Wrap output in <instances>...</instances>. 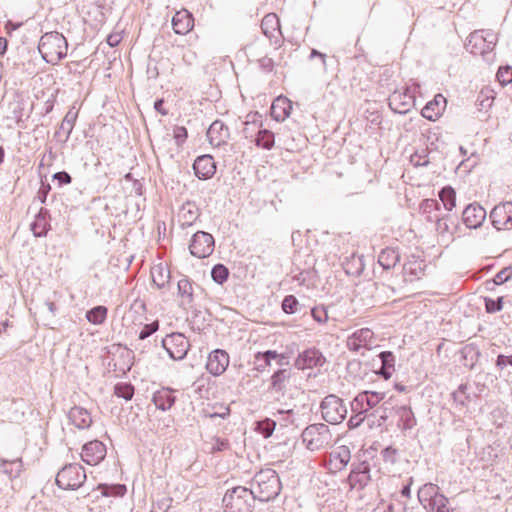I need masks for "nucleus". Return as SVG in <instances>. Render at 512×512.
<instances>
[{
    "instance_id": "72a5a7b5",
    "label": "nucleus",
    "mask_w": 512,
    "mask_h": 512,
    "mask_svg": "<svg viewBox=\"0 0 512 512\" xmlns=\"http://www.w3.org/2000/svg\"><path fill=\"white\" fill-rule=\"evenodd\" d=\"M401 255L397 248L386 247L378 255V263L385 270L394 268L400 261Z\"/></svg>"
},
{
    "instance_id": "a18cd8bd",
    "label": "nucleus",
    "mask_w": 512,
    "mask_h": 512,
    "mask_svg": "<svg viewBox=\"0 0 512 512\" xmlns=\"http://www.w3.org/2000/svg\"><path fill=\"white\" fill-rule=\"evenodd\" d=\"M210 380L211 378L209 376L202 375L193 382L192 388L194 392L199 395L200 398L209 397Z\"/></svg>"
},
{
    "instance_id": "e2e57ef3",
    "label": "nucleus",
    "mask_w": 512,
    "mask_h": 512,
    "mask_svg": "<svg viewBox=\"0 0 512 512\" xmlns=\"http://www.w3.org/2000/svg\"><path fill=\"white\" fill-rule=\"evenodd\" d=\"M398 451L392 446H387L381 451V457L384 462L394 464L397 461Z\"/></svg>"
},
{
    "instance_id": "b1692460",
    "label": "nucleus",
    "mask_w": 512,
    "mask_h": 512,
    "mask_svg": "<svg viewBox=\"0 0 512 512\" xmlns=\"http://www.w3.org/2000/svg\"><path fill=\"white\" fill-rule=\"evenodd\" d=\"M174 392L175 391L171 388L162 387L153 393L152 402L157 409L161 411H167L171 409V407L176 402V396L174 395Z\"/></svg>"
},
{
    "instance_id": "6ab92c4d",
    "label": "nucleus",
    "mask_w": 512,
    "mask_h": 512,
    "mask_svg": "<svg viewBox=\"0 0 512 512\" xmlns=\"http://www.w3.org/2000/svg\"><path fill=\"white\" fill-rule=\"evenodd\" d=\"M426 263L418 256L411 255L403 264V276L406 282L420 280L425 275Z\"/></svg>"
},
{
    "instance_id": "a878e982",
    "label": "nucleus",
    "mask_w": 512,
    "mask_h": 512,
    "mask_svg": "<svg viewBox=\"0 0 512 512\" xmlns=\"http://www.w3.org/2000/svg\"><path fill=\"white\" fill-rule=\"evenodd\" d=\"M380 366L375 373L385 380H388L395 371V355L391 351H382L377 355Z\"/></svg>"
},
{
    "instance_id": "a19ab883",
    "label": "nucleus",
    "mask_w": 512,
    "mask_h": 512,
    "mask_svg": "<svg viewBox=\"0 0 512 512\" xmlns=\"http://www.w3.org/2000/svg\"><path fill=\"white\" fill-rule=\"evenodd\" d=\"M280 27L279 19L276 14L269 13L264 16L261 22L262 32L269 38L273 37L274 32L278 31Z\"/></svg>"
},
{
    "instance_id": "412c9836",
    "label": "nucleus",
    "mask_w": 512,
    "mask_h": 512,
    "mask_svg": "<svg viewBox=\"0 0 512 512\" xmlns=\"http://www.w3.org/2000/svg\"><path fill=\"white\" fill-rule=\"evenodd\" d=\"M351 459L350 449L343 445L339 446L336 450L329 454V461L327 468L331 473H337L343 470Z\"/></svg>"
},
{
    "instance_id": "8fccbe9b",
    "label": "nucleus",
    "mask_w": 512,
    "mask_h": 512,
    "mask_svg": "<svg viewBox=\"0 0 512 512\" xmlns=\"http://www.w3.org/2000/svg\"><path fill=\"white\" fill-rule=\"evenodd\" d=\"M449 500L443 494L434 499L433 502L428 504L424 509L427 512H453V509L448 507Z\"/></svg>"
},
{
    "instance_id": "f3484780",
    "label": "nucleus",
    "mask_w": 512,
    "mask_h": 512,
    "mask_svg": "<svg viewBox=\"0 0 512 512\" xmlns=\"http://www.w3.org/2000/svg\"><path fill=\"white\" fill-rule=\"evenodd\" d=\"M374 338V333L369 328H361L354 331L346 340L347 348L352 352H358L360 349H370Z\"/></svg>"
},
{
    "instance_id": "774afa93",
    "label": "nucleus",
    "mask_w": 512,
    "mask_h": 512,
    "mask_svg": "<svg viewBox=\"0 0 512 512\" xmlns=\"http://www.w3.org/2000/svg\"><path fill=\"white\" fill-rule=\"evenodd\" d=\"M495 366L501 371L508 366L512 367V355L499 354L496 358Z\"/></svg>"
},
{
    "instance_id": "bf43d9fd",
    "label": "nucleus",
    "mask_w": 512,
    "mask_h": 512,
    "mask_svg": "<svg viewBox=\"0 0 512 512\" xmlns=\"http://www.w3.org/2000/svg\"><path fill=\"white\" fill-rule=\"evenodd\" d=\"M434 218L436 220V230L439 233L444 234L446 232H450L449 221L454 225V221H451L450 217H440L439 215H435Z\"/></svg>"
},
{
    "instance_id": "de8ad7c7",
    "label": "nucleus",
    "mask_w": 512,
    "mask_h": 512,
    "mask_svg": "<svg viewBox=\"0 0 512 512\" xmlns=\"http://www.w3.org/2000/svg\"><path fill=\"white\" fill-rule=\"evenodd\" d=\"M258 362L261 360V359H265V363L266 364H271V361L272 360H276L277 361V364L279 366H282L284 365L286 362V357L284 354H278L276 351L274 350H267V351H264V352H257L255 354V357H254Z\"/></svg>"
},
{
    "instance_id": "7ed1b4c3",
    "label": "nucleus",
    "mask_w": 512,
    "mask_h": 512,
    "mask_svg": "<svg viewBox=\"0 0 512 512\" xmlns=\"http://www.w3.org/2000/svg\"><path fill=\"white\" fill-rule=\"evenodd\" d=\"M255 501L249 488L235 486L225 492L222 506L225 512H252Z\"/></svg>"
},
{
    "instance_id": "1a4fd4ad",
    "label": "nucleus",
    "mask_w": 512,
    "mask_h": 512,
    "mask_svg": "<svg viewBox=\"0 0 512 512\" xmlns=\"http://www.w3.org/2000/svg\"><path fill=\"white\" fill-rule=\"evenodd\" d=\"M215 247L213 236L204 231H197L194 233L189 245V250L192 256L197 258H206L210 256Z\"/></svg>"
},
{
    "instance_id": "09e8293b",
    "label": "nucleus",
    "mask_w": 512,
    "mask_h": 512,
    "mask_svg": "<svg viewBox=\"0 0 512 512\" xmlns=\"http://www.w3.org/2000/svg\"><path fill=\"white\" fill-rule=\"evenodd\" d=\"M276 428V421L271 418H264L256 422V431L260 433L264 438L272 436Z\"/></svg>"
},
{
    "instance_id": "58836bf2",
    "label": "nucleus",
    "mask_w": 512,
    "mask_h": 512,
    "mask_svg": "<svg viewBox=\"0 0 512 512\" xmlns=\"http://www.w3.org/2000/svg\"><path fill=\"white\" fill-rule=\"evenodd\" d=\"M254 143L259 148L270 150L275 144V135L268 129H259L254 139Z\"/></svg>"
},
{
    "instance_id": "9d476101",
    "label": "nucleus",
    "mask_w": 512,
    "mask_h": 512,
    "mask_svg": "<svg viewBox=\"0 0 512 512\" xmlns=\"http://www.w3.org/2000/svg\"><path fill=\"white\" fill-rule=\"evenodd\" d=\"M384 397L385 393L383 392L362 391L351 401V410L353 413L366 414L369 410L376 407Z\"/></svg>"
},
{
    "instance_id": "69168bd1",
    "label": "nucleus",
    "mask_w": 512,
    "mask_h": 512,
    "mask_svg": "<svg viewBox=\"0 0 512 512\" xmlns=\"http://www.w3.org/2000/svg\"><path fill=\"white\" fill-rule=\"evenodd\" d=\"M390 411L391 408L389 407V403L385 402L381 407L377 408L371 415L379 417L378 425L380 426L383 422H385L388 419Z\"/></svg>"
},
{
    "instance_id": "f257e3e1",
    "label": "nucleus",
    "mask_w": 512,
    "mask_h": 512,
    "mask_svg": "<svg viewBox=\"0 0 512 512\" xmlns=\"http://www.w3.org/2000/svg\"><path fill=\"white\" fill-rule=\"evenodd\" d=\"M249 489L255 500L269 502L280 494L282 484L277 472L272 468H266L255 473Z\"/></svg>"
},
{
    "instance_id": "ddd939ff",
    "label": "nucleus",
    "mask_w": 512,
    "mask_h": 512,
    "mask_svg": "<svg viewBox=\"0 0 512 512\" xmlns=\"http://www.w3.org/2000/svg\"><path fill=\"white\" fill-rule=\"evenodd\" d=\"M415 103L414 95L409 88L394 91L388 98V105L392 111L398 114H406Z\"/></svg>"
},
{
    "instance_id": "338daca9",
    "label": "nucleus",
    "mask_w": 512,
    "mask_h": 512,
    "mask_svg": "<svg viewBox=\"0 0 512 512\" xmlns=\"http://www.w3.org/2000/svg\"><path fill=\"white\" fill-rule=\"evenodd\" d=\"M497 79L501 84H509L512 82V68L501 67L497 72Z\"/></svg>"
},
{
    "instance_id": "603ef678",
    "label": "nucleus",
    "mask_w": 512,
    "mask_h": 512,
    "mask_svg": "<svg viewBox=\"0 0 512 512\" xmlns=\"http://www.w3.org/2000/svg\"><path fill=\"white\" fill-rule=\"evenodd\" d=\"M229 274V269L221 263L214 265L211 270V277L213 281L220 285L227 281Z\"/></svg>"
},
{
    "instance_id": "e433bc0d",
    "label": "nucleus",
    "mask_w": 512,
    "mask_h": 512,
    "mask_svg": "<svg viewBox=\"0 0 512 512\" xmlns=\"http://www.w3.org/2000/svg\"><path fill=\"white\" fill-rule=\"evenodd\" d=\"M151 277L153 283L157 286V288L162 289L170 282L171 273L167 267H164L162 264H159L152 267Z\"/></svg>"
},
{
    "instance_id": "c03bdc74",
    "label": "nucleus",
    "mask_w": 512,
    "mask_h": 512,
    "mask_svg": "<svg viewBox=\"0 0 512 512\" xmlns=\"http://www.w3.org/2000/svg\"><path fill=\"white\" fill-rule=\"evenodd\" d=\"M430 161V152L427 147L417 149L410 156V162L415 167H426L430 164Z\"/></svg>"
},
{
    "instance_id": "5fc2aeb1",
    "label": "nucleus",
    "mask_w": 512,
    "mask_h": 512,
    "mask_svg": "<svg viewBox=\"0 0 512 512\" xmlns=\"http://www.w3.org/2000/svg\"><path fill=\"white\" fill-rule=\"evenodd\" d=\"M467 390H468L467 384H460L458 389L451 394L453 401L457 405L464 407L469 402L470 396L467 393Z\"/></svg>"
},
{
    "instance_id": "c756f323",
    "label": "nucleus",
    "mask_w": 512,
    "mask_h": 512,
    "mask_svg": "<svg viewBox=\"0 0 512 512\" xmlns=\"http://www.w3.org/2000/svg\"><path fill=\"white\" fill-rule=\"evenodd\" d=\"M292 374L293 372L291 368L276 370L270 378L269 390L276 393H283Z\"/></svg>"
},
{
    "instance_id": "37998d69",
    "label": "nucleus",
    "mask_w": 512,
    "mask_h": 512,
    "mask_svg": "<svg viewBox=\"0 0 512 512\" xmlns=\"http://www.w3.org/2000/svg\"><path fill=\"white\" fill-rule=\"evenodd\" d=\"M274 416L282 415L283 417L280 419L281 426L288 427V426H298L296 423V415H298V410H295L294 408H282L278 409L275 413H273Z\"/></svg>"
},
{
    "instance_id": "052dcab7",
    "label": "nucleus",
    "mask_w": 512,
    "mask_h": 512,
    "mask_svg": "<svg viewBox=\"0 0 512 512\" xmlns=\"http://www.w3.org/2000/svg\"><path fill=\"white\" fill-rule=\"evenodd\" d=\"M159 329V322L153 321L152 323L145 324L141 331L139 332L138 338L140 340H145L146 338L150 337L152 334H154Z\"/></svg>"
},
{
    "instance_id": "f704fd0d",
    "label": "nucleus",
    "mask_w": 512,
    "mask_h": 512,
    "mask_svg": "<svg viewBox=\"0 0 512 512\" xmlns=\"http://www.w3.org/2000/svg\"><path fill=\"white\" fill-rule=\"evenodd\" d=\"M441 495L442 493H440L439 487L433 483H426L422 485L417 493L418 500L423 508L428 506V504Z\"/></svg>"
},
{
    "instance_id": "c9c22d12",
    "label": "nucleus",
    "mask_w": 512,
    "mask_h": 512,
    "mask_svg": "<svg viewBox=\"0 0 512 512\" xmlns=\"http://www.w3.org/2000/svg\"><path fill=\"white\" fill-rule=\"evenodd\" d=\"M396 415L398 416L399 419L398 426L402 430H410L417 424L415 415L412 409L408 406L403 405L398 407L396 409Z\"/></svg>"
},
{
    "instance_id": "6e6552de",
    "label": "nucleus",
    "mask_w": 512,
    "mask_h": 512,
    "mask_svg": "<svg viewBox=\"0 0 512 512\" xmlns=\"http://www.w3.org/2000/svg\"><path fill=\"white\" fill-rule=\"evenodd\" d=\"M162 346L167 351L170 358L182 360L189 351L190 343L184 334L175 332L167 335L162 340Z\"/></svg>"
},
{
    "instance_id": "79ce46f5",
    "label": "nucleus",
    "mask_w": 512,
    "mask_h": 512,
    "mask_svg": "<svg viewBox=\"0 0 512 512\" xmlns=\"http://www.w3.org/2000/svg\"><path fill=\"white\" fill-rule=\"evenodd\" d=\"M197 208L195 205L189 201L184 203L182 205L181 211H180V217L182 218V226H190L193 224L195 219L197 218Z\"/></svg>"
},
{
    "instance_id": "aec40b11",
    "label": "nucleus",
    "mask_w": 512,
    "mask_h": 512,
    "mask_svg": "<svg viewBox=\"0 0 512 512\" xmlns=\"http://www.w3.org/2000/svg\"><path fill=\"white\" fill-rule=\"evenodd\" d=\"M371 480L370 465L366 461L352 464L351 472L348 476V481L352 488L358 486L364 488Z\"/></svg>"
},
{
    "instance_id": "2f4dec72",
    "label": "nucleus",
    "mask_w": 512,
    "mask_h": 512,
    "mask_svg": "<svg viewBox=\"0 0 512 512\" xmlns=\"http://www.w3.org/2000/svg\"><path fill=\"white\" fill-rule=\"evenodd\" d=\"M77 116H78V112L73 111V109H70L66 113L65 117L63 118V120L60 124L59 129L55 132V137L58 140H60L62 142H66L69 139V137L73 131Z\"/></svg>"
},
{
    "instance_id": "20e7f679",
    "label": "nucleus",
    "mask_w": 512,
    "mask_h": 512,
    "mask_svg": "<svg viewBox=\"0 0 512 512\" xmlns=\"http://www.w3.org/2000/svg\"><path fill=\"white\" fill-rule=\"evenodd\" d=\"M301 438L306 448L318 451L332 445V433L324 423L308 425L302 432Z\"/></svg>"
},
{
    "instance_id": "680f3d73",
    "label": "nucleus",
    "mask_w": 512,
    "mask_h": 512,
    "mask_svg": "<svg viewBox=\"0 0 512 512\" xmlns=\"http://www.w3.org/2000/svg\"><path fill=\"white\" fill-rule=\"evenodd\" d=\"M441 203V206L446 211H451L456 205V194H437Z\"/></svg>"
},
{
    "instance_id": "f03ea898",
    "label": "nucleus",
    "mask_w": 512,
    "mask_h": 512,
    "mask_svg": "<svg viewBox=\"0 0 512 512\" xmlns=\"http://www.w3.org/2000/svg\"><path fill=\"white\" fill-rule=\"evenodd\" d=\"M38 50L47 63L54 65L66 57L68 43L61 33L48 32L40 38Z\"/></svg>"
},
{
    "instance_id": "4d7b16f0",
    "label": "nucleus",
    "mask_w": 512,
    "mask_h": 512,
    "mask_svg": "<svg viewBox=\"0 0 512 512\" xmlns=\"http://www.w3.org/2000/svg\"><path fill=\"white\" fill-rule=\"evenodd\" d=\"M299 302L294 295H287L284 297L281 307L287 314H294L298 311Z\"/></svg>"
},
{
    "instance_id": "9b49d317",
    "label": "nucleus",
    "mask_w": 512,
    "mask_h": 512,
    "mask_svg": "<svg viewBox=\"0 0 512 512\" xmlns=\"http://www.w3.org/2000/svg\"><path fill=\"white\" fill-rule=\"evenodd\" d=\"M326 363L323 353L316 347H309L299 352L294 361L298 370L321 368Z\"/></svg>"
},
{
    "instance_id": "dca6fc26",
    "label": "nucleus",
    "mask_w": 512,
    "mask_h": 512,
    "mask_svg": "<svg viewBox=\"0 0 512 512\" xmlns=\"http://www.w3.org/2000/svg\"><path fill=\"white\" fill-rule=\"evenodd\" d=\"M196 289H200L198 285H194V283L187 277L183 276L177 283V294L180 298V307L184 309L193 308L195 297H196Z\"/></svg>"
},
{
    "instance_id": "c85d7f7f",
    "label": "nucleus",
    "mask_w": 512,
    "mask_h": 512,
    "mask_svg": "<svg viewBox=\"0 0 512 512\" xmlns=\"http://www.w3.org/2000/svg\"><path fill=\"white\" fill-rule=\"evenodd\" d=\"M445 105L446 99L438 94L422 108L421 114L424 118L434 121L441 115Z\"/></svg>"
},
{
    "instance_id": "6e6d98bb",
    "label": "nucleus",
    "mask_w": 512,
    "mask_h": 512,
    "mask_svg": "<svg viewBox=\"0 0 512 512\" xmlns=\"http://www.w3.org/2000/svg\"><path fill=\"white\" fill-rule=\"evenodd\" d=\"M440 207H441V203H440L439 199H425L422 201V203L420 205V209H421L422 213L427 214L429 220L432 219L430 214L433 211H439Z\"/></svg>"
},
{
    "instance_id": "0eeeda50",
    "label": "nucleus",
    "mask_w": 512,
    "mask_h": 512,
    "mask_svg": "<svg viewBox=\"0 0 512 512\" xmlns=\"http://www.w3.org/2000/svg\"><path fill=\"white\" fill-rule=\"evenodd\" d=\"M496 41V34L492 31L477 30L469 35L465 47L474 55H485L493 50Z\"/></svg>"
},
{
    "instance_id": "f8f14e48",
    "label": "nucleus",
    "mask_w": 512,
    "mask_h": 512,
    "mask_svg": "<svg viewBox=\"0 0 512 512\" xmlns=\"http://www.w3.org/2000/svg\"><path fill=\"white\" fill-rule=\"evenodd\" d=\"M294 264L299 270V273L294 276L296 281L300 284H305L306 282H311L314 279L316 275V258L313 254L305 252L303 255H297L295 257Z\"/></svg>"
},
{
    "instance_id": "cd10ccee",
    "label": "nucleus",
    "mask_w": 512,
    "mask_h": 512,
    "mask_svg": "<svg viewBox=\"0 0 512 512\" xmlns=\"http://www.w3.org/2000/svg\"><path fill=\"white\" fill-rule=\"evenodd\" d=\"M68 419L78 429H88L92 424L90 412L80 406H73L69 410Z\"/></svg>"
},
{
    "instance_id": "0e129e2a",
    "label": "nucleus",
    "mask_w": 512,
    "mask_h": 512,
    "mask_svg": "<svg viewBox=\"0 0 512 512\" xmlns=\"http://www.w3.org/2000/svg\"><path fill=\"white\" fill-rule=\"evenodd\" d=\"M188 137L187 129L184 126H176L173 129V138L175 139L176 145L181 147Z\"/></svg>"
},
{
    "instance_id": "2eb2a0df",
    "label": "nucleus",
    "mask_w": 512,
    "mask_h": 512,
    "mask_svg": "<svg viewBox=\"0 0 512 512\" xmlns=\"http://www.w3.org/2000/svg\"><path fill=\"white\" fill-rule=\"evenodd\" d=\"M106 454V445L99 440H92L83 445L81 459L88 465H98Z\"/></svg>"
},
{
    "instance_id": "393cba45",
    "label": "nucleus",
    "mask_w": 512,
    "mask_h": 512,
    "mask_svg": "<svg viewBox=\"0 0 512 512\" xmlns=\"http://www.w3.org/2000/svg\"><path fill=\"white\" fill-rule=\"evenodd\" d=\"M50 213L48 209L41 208L35 215L30 229L35 237H44L50 229Z\"/></svg>"
},
{
    "instance_id": "5701e85b",
    "label": "nucleus",
    "mask_w": 512,
    "mask_h": 512,
    "mask_svg": "<svg viewBox=\"0 0 512 512\" xmlns=\"http://www.w3.org/2000/svg\"><path fill=\"white\" fill-rule=\"evenodd\" d=\"M486 218V211L480 205H468L463 213L462 219L468 228H478Z\"/></svg>"
},
{
    "instance_id": "7c9ffc66",
    "label": "nucleus",
    "mask_w": 512,
    "mask_h": 512,
    "mask_svg": "<svg viewBox=\"0 0 512 512\" xmlns=\"http://www.w3.org/2000/svg\"><path fill=\"white\" fill-rule=\"evenodd\" d=\"M292 102L284 97H277L271 105V116L276 121H284L291 113Z\"/></svg>"
},
{
    "instance_id": "13d9d810",
    "label": "nucleus",
    "mask_w": 512,
    "mask_h": 512,
    "mask_svg": "<svg viewBox=\"0 0 512 512\" xmlns=\"http://www.w3.org/2000/svg\"><path fill=\"white\" fill-rule=\"evenodd\" d=\"M312 318L319 324H324L328 321V313L324 306H316L311 309Z\"/></svg>"
},
{
    "instance_id": "864d4df0",
    "label": "nucleus",
    "mask_w": 512,
    "mask_h": 512,
    "mask_svg": "<svg viewBox=\"0 0 512 512\" xmlns=\"http://www.w3.org/2000/svg\"><path fill=\"white\" fill-rule=\"evenodd\" d=\"M484 307L485 311L488 314H494L500 312L504 306V297L500 296L496 299H492L490 297H484Z\"/></svg>"
},
{
    "instance_id": "bb28decb",
    "label": "nucleus",
    "mask_w": 512,
    "mask_h": 512,
    "mask_svg": "<svg viewBox=\"0 0 512 512\" xmlns=\"http://www.w3.org/2000/svg\"><path fill=\"white\" fill-rule=\"evenodd\" d=\"M207 137L212 145L220 146L229 138V129L222 121L216 120L208 128Z\"/></svg>"
},
{
    "instance_id": "4468645a",
    "label": "nucleus",
    "mask_w": 512,
    "mask_h": 512,
    "mask_svg": "<svg viewBox=\"0 0 512 512\" xmlns=\"http://www.w3.org/2000/svg\"><path fill=\"white\" fill-rule=\"evenodd\" d=\"M490 220L497 230L512 228V202L496 205L490 212Z\"/></svg>"
},
{
    "instance_id": "4be33fe9",
    "label": "nucleus",
    "mask_w": 512,
    "mask_h": 512,
    "mask_svg": "<svg viewBox=\"0 0 512 512\" xmlns=\"http://www.w3.org/2000/svg\"><path fill=\"white\" fill-rule=\"evenodd\" d=\"M194 174L200 179L211 178L216 171V164L211 155H201L194 160Z\"/></svg>"
},
{
    "instance_id": "423d86ee",
    "label": "nucleus",
    "mask_w": 512,
    "mask_h": 512,
    "mask_svg": "<svg viewBox=\"0 0 512 512\" xmlns=\"http://www.w3.org/2000/svg\"><path fill=\"white\" fill-rule=\"evenodd\" d=\"M322 418L329 424H340L347 416L344 401L335 394H329L320 403Z\"/></svg>"
},
{
    "instance_id": "4c0bfd02",
    "label": "nucleus",
    "mask_w": 512,
    "mask_h": 512,
    "mask_svg": "<svg viewBox=\"0 0 512 512\" xmlns=\"http://www.w3.org/2000/svg\"><path fill=\"white\" fill-rule=\"evenodd\" d=\"M1 467L2 472L6 474L10 479H14L20 476L22 469H23V463L21 458H17L14 460H1Z\"/></svg>"
},
{
    "instance_id": "a211bd4d",
    "label": "nucleus",
    "mask_w": 512,
    "mask_h": 512,
    "mask_svg": "<svg viewBox=\"0 0 512 512\" xmlns=\"http://www.w3.org/2000/svg\"><path fill=\"white\" fill-rule=\"evenodd\" d=\"M229 354L223 349H215L210 352L206 363V369L214 376L223 374L229 365Z\"/></svg>"
},
{
    "instance_id": "3c124183",
    "label": "nucleus",
    "mask_w": 512,
    "mask_h": 512,
    "mask_svg": "<svg viewBox=\"0 0 512 512\" xmlns=\"http://www.w3.org/2000/svg\"><path fill=\"white\" fill-rule=\"evenodd\" d=\"M114 394L129 401L134 396V386L131 383L119 382L114 386Z\"/></svg>"
},
{
    "instance_id": "473e14b6",
    "label": "nucleus",
    "mask_w": 512,
    "mask_h": 512,
    "mask_svg": "<svg viewBox=\"0 0 512 512\" xmlns=\"http://www.w3.org/2000/svg\"><path fill=\"white\" fill-rule=\"evenodd\" d=\"M193 17L187 11L177 12L172 18L173 30L176 34L185 35L193 27Z\"/></svg>"
},
{
    "instance_id": "ea45409f",
    "label": "nucleus",
    "mask_w": 512,
    "mask_h": 512,
    "mask_svg": "<svg viewBox=\"0 0 512 512\" xmlns=\"http://www.w3.org/2000/svg\"><path fill=\"white\" fill-rule=\"evenodd\" d=\"M108 309L103 305L95 306L86 312V319L94 325H101L107 319Z\"/></svg>"
},
{
    "instance_id": "49530a36",
    "label": "nucleus",
    "mask_w": 512,
    "mask_h": 512,
    "mask_svg": "<svg viewBox=\"0 0 512 512\" xmlns=\"http://www.w3.org/2000/svg\"><path fill=\"white\" fill-rule=\"evenodd\" d=\"M512 276L511 267H505L500 270L493 279L485 282L486 288L492 290L494 286L501 285L507 282Z\"/></svg>"
},
{
    "instance_id": "39448f33",
    "label": "nucleus",
    "mask_w": 512,
    "mask_h": 512,
    "mask_svg": "<svg viewBox=\"0 0 512 512\" xmlns=\"http://www.w3.org/2000/svg\"><path fill=\"white\" fill-rule=\"evenodd\" d=\"M86 472L79 463H70L62 467L56 475V485L63 490H76L86 481Z\"/></svg>"
}]
</instances>
